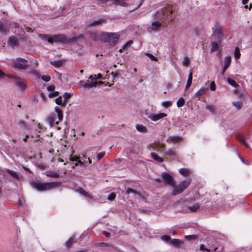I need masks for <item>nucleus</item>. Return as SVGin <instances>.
<instances>
[{"mask_svg":"<svg viewBox=\"0 0 252 252\" xmlns=\"http://www.w3.org/2000/svg\"><path fill=\"white\" fill-rule=\"evenodd\" d=\"M38 36L44 41H47L53 44L55 43H61L68 44L70 43L76 42L77 40L75 37L68 38L63 34H38Z\"/></svg>","mask_w":252,"mask_h":252,"instance_id":"1","label":"nucleus"},{"mask_svg":"<svg viewBox=\"0 0 252 252\" xmlns=\"http://www.w3.org/2000/svg\"><path fill=\"white\" fill-rule=\"evenodd\" d=\"M173 10L170 6L163 7L159 12L157 13V15L159 20L166 19L169 21H172L175 19V16L172 15Z\"/></svg>","mask_w":252,"mask_h":252,"instance_id":"2","label":"nucleus"},{"mask_svg":"<svg viewBox=\"0 0 252 252\" xmlns=\"http://www.w3.org/2000/svg\"><path fill=\"white\" fill-rule=\"evenodd\" d=\"M60 185V182L40 183L35 182L32 183L33 187L38 191L49 190Z\"/></svg>","mask_w":252,"mask_h":252,"instance_id":"3","label":"nucleus"},{"mask_svg":"<svg viewBox=\"0 0 252 252\" xmlns=\"http://www.w3.org/2000/svg\"><path fill=\"white\" fill-rule=\"evenodd\" d=\"M119 37L117 33L112 32H104L101 35L102 39L111 46L115 45L118 42Z\"/></svg>","mask_w":252,"mask_h":252,"instance_id":"4","label":"nucleus"},{"mask_svg":"<svg viewBox=\"0 0 252 252\" xmlns=\"http://www.w3.org/2000/svg\"><path fill=\"white\" fill-rule=\"evenodd\" d=\"M212 37L218 40H221L225 37L223 34L222 26L218 23H216L212 28Z\"/></svg>","mask_w":252,"mask_h":252,"instance_id":"5","label":"nucleus"},{"mask_svg":"<svg viewBox=\"0 0 252 252\" xmlns=\"http://www.w3.org/2000/svg\"><path fill=\"white\" fill-rule=\"evenodd\" d=\"M191 182L190 178L187 179L181 182L178 185L174 186L173 190L172 191V194L173 195H176L182 193L185 189H186L189 185Z\"/></svg>","mask_w":252,"mask_h":252,"instance_id":"6","label":"nucleus"},{"mask_svg":"<svg viewBox=\"0 0 252 252\" xmlns=\"http://www.w3.org/2000/svg\"><path fill=\"white\" fill-rule=\"evenodd\" d=\"M3 175L7 179L11 177L14 181H19L23 179V176L19 173L10 169H5L3 171Z\"/></svg>","mask_w":252,"mask_h":252,"instance_id":"7","label":"nucleus"},{"mask_svg":"<svg viewBox=\"0 0 252 252\" xmlns=\"http://www.w3.org/2000/svg\"><path fill=\"white\" fill-rule=\"evenodd\" d=\"M28 61L21 58H17L12 63L13 68L18 70L25 69L27 67Z\"/></svg>","mask_w":252,"mask_h":252,"instance_id":"8","label":"nucleus"},{"mask_svg":"<svg viewBox=\"0 0 252 252\" xmlns=\"http://www.w3.org/2000/svg\"><path fill=\"white\" fill-rule=\"evenodd\" d=\"M162 179L165 184L168 185L172 187L175 185L174 178L169 173L163 172L161 174Z\"/></svg>","mask_w":252,"mask_h":252,"instance_id":"9","label":"nucleus"},{"mask_svg":"<svg viewBox=\"0 0 252 252\" xmlns=\"http://www.w3.org/2000/svg\"><path fill=\"white\" fill-rule=\"evenodd\" d=\"M167 115L164 113L158 114L151 113L148 116V118L153 122H157L160 119L166 117Z\"/></svg>","mask_w":252,"mask_h":252,"instance_id":"10","label":"nucleus"},{"mask_svg":"<svg viewBox=\"0 0 252 252\" xmlns=\"http://www.w3.org/2000/svg\"><path fill=\"white\" fill-rule=\"evenodd\" d=\"M15 83L21 91H24L26 88L25 83L19 77H14Z\"/></svg>","mask_w":252,"mask_h":252,"instance_id":"11","label":"nucleus"},{"mask_svg":"<svg viewBox=\"0 0 252 252\" xmlns=\"http://www.w3.org/2000/svg\"><path fill=\"white\" fill-rule=\"evenodd\" d=\"M7 44L9 46L14 48L18 45L19 40L18 38L15 36H10L9 37Z\"/></svg>","mask_w":252,"mask_h":252,"instance_id":"12","label":"nucleus"},{"mask_svg":"<svg viewBox=\"0 0 252 252\" xmlns=\"http://www.w3.org/2000/svg\"><path fill=\"white\" fill-rule=\"evenodd\" d=\"M161 24L159 22L155 21L152 23L151 26L148 28L149 32L158 31L161 27Z\"/></svg>","mask_w":252,"mask_h":252,"instance_id":"13","label":"nucleus"},{"mask_svg":"<svg viewBox=\"0 0 252 252\" xmlns=\"http://www.w3.org/2000/svg\"><path fill=\"white\" fill-rule=\"evenodd\" d=\"M10 31L9 27L2 23L0 22V32L4 34H7Z\"/></svg>","mask_w":252,"mask_h":252,"instance_id":"14","label":"nucleus"},{"mask_svg":"<svg viewBox=\"0 0 252 252\" xmlns=\"http://www.w3.org/2000/svg\"><path fill=\"white\" fill-rule=\"evenodd\" d=\"M47 121L51 126H53L58 124V122L56 121V116L55 114L50 116L48 118Z\"/></svg>","mask_w":252,"mask_h":252,"instance_id":"15","label":"nucleus"},{"mask_svg":"<svg viewBox=\"0 0 252 252\" xmlns=\"http://www.w3.org/2000/svg\"><path fill=\"white\" fill-rule=\"evenodd\" d=\"M167 141L169 142L176 144L182 141V137L179 136H170L168 137Z\"/></svg>","mask_w":252,"mask_h":252,"instance_id":"16","label":"nucleus"},{"mask_svg":"<svg viewBox=\"0 0 252 252\" xmlns=\"http://www.w3.org/2000/svg\"><path fill=\"white\" fill-rule=\"evenodd\" d=\"M80 84H82L83 87L84 88H92L96 86L97 83L96 82H90L89 80H87L86 82H84V81H80Z\"/></svg>","mask_w":252,"mask_h":252,"instance_id":"17","label":"nucleus"},{"mask_svg":"<svg viewBox=\"0 0 252 252\" xmlns=\"http://www.w3.org/2000/svg\"><path fill=\"white\" fill-rule=\"evenodd\" d=\"M179 172L181 175L184 176H189L192 173L190 169L187 168H181L179 169Z\"/></svg>","mask_w":252,"mask_h":252,"instance_id":"18","label":"nucleus"},{"mask_svg":"<svg viewBox=\"0 0 252 252\" xmlns=\"http://www.w3.org/2000/svg\"><path fill=\"white\" fill-rule=\"evenodd\" d=\"M207 88L204 87H201L195 94L194 95V97H198L201 96L205 94Z\"/></svg>","mask_w":252,"mask_h":252,"instance_id":"19","label":"nucleus"},{"mask_svg":"<svg viewBox=\"0 0 252 252\" xmlns=\"http://www.w3.org/2000/svg\"><path fill=\"white\" fill-rule=\"evenodd\" d=\"M171 243L176 248H179L183 244V242L179 239H173L171 240Z\"/></svg>","mask_w":252,"mask_h":252,"instance_id":"20","label":"nucleus"},{"mask_svg":"<svg viewBox=\"0 0 252 252\" xmlns=\"http://www.w3.org/2000/svg\"><path fill=\"white\" fill-rule=\"evenodd\" d=\"M231 62V58L230 56H227L225 57L224 60V69H227L229 66Z\"/></svg>","mask_w":252,"mask_h":252,"instance_id":"21","label":"nucleus"},{"mask_svg":"<svg viewBox=\"0 0 252 252\" xmlns=\"http://www.w3.org/2000/svg\"><path fill=\"white\" fill-rule=\"evenodd\" d=\"M161 152L165 156L173 157L176 155V152L171 149H164L163 151H161Z\"/></svg>","mask_w":252,"mask_h":252,"instance_id":"22","label":"nucleus"},{"mask_svg":"<svg viewBox=\"0 0 252 252\" xmlns=\"http://www.w3.org/2000/svg\"><path fill=\"white\" fill-rule=\"evenodd\" d=\"M200 208V205L197 203H194L192 206H188V208L190 211L191 212H195Z\"/></svg>","mask_w":252,"mask_h":252,"instance_id":"23","label":"nucleus"},{"mask_svg":"<svg viewBox=\"0 0 252 252\" xmlns=\"http://www.w3.org/2000/svg\"><path fill=\"white\" fill-rule=\"evenodd\" d=\"M114 3L116 5H120L124 7L127 6L126 2H125V0H113Z\"/></svg>","mask_w":252,"mask_h":252,"instance_id":"24","label":"nucleus"},{"mask_svg":"<svg viewBox=\"0 0 252 252\" xmlns=\"http://www.w3.org/2000/svg\"><path fill=\"white\" fill-rule=\"evenodd\" d=\"M151 157L152 158L155 160L159 162H162L163 161V159L162 158L159 157L157 154L154 152L151 153Z\"/></svg>","mask_w":252,"mask_h":252,"instance_id":"25","label":"nucleus"},{"mask_svg":"<svg viewBox=\"0 0 252 252\" xmlns=\"http://www.w3.org/2000/svg\"><path fill=\"white\" fill-rule=\"evenodd\" d=\"M237 139L244 144L246 147H249L248 144L246 142L244 136L241 134H237Z\"/></svg>","mask_w":252,"mask_h":252,"instance_id":"26","label":"nucleus"},{"mask_svg":"<svg viewBox=\"0 0 252 252\" xmlns=\"http://www.w3.org/2000/svg\"><path fill=\"white\" fill-rule=\"evenodd\" d=\"M104 20L103 19L100 18L97 20H96L95 21H94L93 22H92V23H91L90 25H89V27H95V26H97L98 25H100L101 24H102Z\"/></svg>","mask_w":252,"mask_h":252,"instance_id":"27","label":"nucleus"},{"mask_svg":"<svg viewBox=\"0 0 252 252\" xmlns=\"http://www.w3.org/2000/svg\"><path fill=\"white\" fill-rule=\"evenodd\" d=\"M136 128L137 130V131L139 132H146L147 131V128L146 126L142 125H137L136 126Z\"/></svg>","mask_w":252,"mask_h":252,"instance_id":"28","label":"nucleus"},{"mask_svg":"<svg viewBox=\"0 0 252 252\" xmlns=\"http://www.w3.org/2000/svg\"><path fill=\"white\" fill-rule=\"evenodd\" d=\"M63 62L61 60L54 61L50 62V64L52 65L59 67L62 65Z\"/></svg>","mask_w":252,"mask_h":252,"instance_id":"29","label":"nucleus"},{"mask_svg":"<svg viewBox=\"0 0 252 252\" xmlns=\"http://www.w3.org/2000/svg\"><path fill=\"white\" fill-rule=\"evenodd\" d=\"M75 243H76L75 240L73 238H70L65 242V246L66 247L69 248Z\"/></svg>","mask_w":252,"mask_h":252,"instance_id":"30","label":"nucleus"},{"mask_svg":"<svg viewBox=\"0 0 252 252\" xmlns=\"http://www.w3.org/2000/svg\"><path fill=\"white\" fill-rule=\"evenodd\" d=\"M212 48L211 51V52H214L218 50V43L216 41H213L211 43Z\"/></svg>","mask_w":252,"mask_h":252,"instance_id":"31","label":"nucleus"},{"mask_svg":"<svg viewBox=\"0 0 252 252\" xmlns=\"http://www.w3.org/2000/svg\"><path fill=\"white\" fill-rule=\"evenodd\" d=\"M102 78V76L100 74H98L97 75H90L89 78L92 80H95L98 79H101Z\"/></svg>","mask_w":252,"mask_h":252,"instance_id":"32","label":"nucleus"},{"mask_svg":"<svg viewBox=\"0 0 252 252\" xmlns=\"http://www.w3.org/2000/svg\"><path fill=\"white\" fill-rule=\"evenodd\" d=\"M185 103V99L183 97H181L177 102V105L178 107H181L184 105Z\"/></svg>","mask_w":252,"mask_h":252,"instance_id":"33","label":"nucleus"},{"mask_svg":"<svg viewBox=\"0 0 252 252\" xmlns=\"http://www.w3.org/2000/svg\"><path fill=\"white\" fill-rule=\"evenodd\" d=\"M241 54L240 52V50L238 47H235L234 51V56L236 59H239L240 57Z\"/></svg>","mask_w":252,"mask_h":252,"instance_id":"34","label":"nucleus"},{"mask_svg":"<svg viewBox=\"0 0 252 252\" xmlns=\"http://www.w3.org/2000/svg\"><path fill=\"white\" fill-rule=\"evenodd\" d=\"M47 176L53 178H59L60 175L58 173L54 172H50L47 174Z\"/></svg>","mask_w":252,"mask_h":252,"instance_id":"35","label":"nucleus"},{"mask_svg":"<svg viewBox=\"0 0 252 252\" xmlns=\"http://www.w3.org/2000/svg\"><path fill=\"white\" fill-rule=\"evenodd\" d=\"M145 55L148 56L152 61L157 62L158 59L157 58L155 57L153 55L149 53H145Z\"/></svg>","mask_w":252,"mask_h":252,"instance_id":"36","label":"nucleus"},{"mask_svg":"<svg viewBox=\"0 0 252 252\" xmlns=\"http://www.w3.org/2000/svg\"><path fill=\"white\" fill-rule=\"evenodd\" d=\"M227 80L228 83L231 86L234 87H236L238 86L235 80H234L231 78H228Z\"/></svg>","mask_w":252,"mask_h":252,"instance_id":"37","label":"nucleus"},{"mask_svg":"<svg viewBox=\"0 0 252 252\" xmlns=\"http://www.w3.org/2000/svg\"><path fill=\"white\" fill-rule=\"evenodd\" d=\"M232 104L238 109H240L242 106V102L240 101L233 102Z\"/></svg>","mask_w":252,"mask_h":252,"instance_id":"38","label":"nucleus"},{"mask_svg":"<svg viewBox=\"0 0 252 252\" xmlns=\"http://www.w3.org/2000/svg\"><path fill=\"white\" fill-rule=\"evenodd\" d=\"M206 108L211 113H214L215 110V108L213 105L207 104L206 106Z\"/></svg>","mask_w":252,"mask_h":252,"instance_id":"39","label":"nucleus"},{"mask_svg":"<svg viewBox=\"0 0 252 252\" xmlns=\"http://www.w3.org/2000/svg\"><path fill=\"white\" fill-rule=\"evenodd\" d=\"M131 193H134L135 195H139V193L136 190H134L131 188H128L126 191V194H129Z\"/></svg>","mask_w":252,"mask_h":252,"instance_id":"40","label":"nucleus"},{"mask_svg":"<svg viewBox=\"0 0 252 252\" xmlns=\"http://www.w3.org/2000/svg\"><path fill=\"white\" fill-rule=\"evenodd\" d=\"M56 103L58 104V105H62L63 106H64L65 105V101L64 102V103L63 104L62 103V97L60 96H59L58 97H57L56 99Z\"/></svg>","mask_w":252,"mask_h":252,"instance_id":"41","label":"nucleus"},{"mask_svg":"<svg viewBox=\"0 0 252 252\" xmlns=\"http://www.w3.org/2000/svg\"><path fill=\"white\" fill-rule=\"evenodd\" d=\"M185 238L188 241H191L192 240H195L196 236L194 235H186L185 236Z\"/></svg>","mask_w":252,"mask_h":252,"instance_id":"42","label":"nucleus"},{"mask_svg":"<svg viewBox=\"0 0 252 252\" xmlns=\"http://www.w3.org/2000/svg\"><path fill=\"white\" fill-rule=\"evenodd\" d=\"M132 43V41L131 40L128 41L126 42L123 46V49H127L128 47L130 46L131 44Z\"/></svg>","mask_w":252,"mask_h":252,"instance_id":"43","label":"nucleus"},{"mask_svg":"<svg viewBox=\"0 0 252 252\" xmlns=\"http://www.w3.org/2000/svg\"><path fill=\"white\" fill-rule=\"evenodd\" d=\"M19 125L21 126V127L23 129H26L29 130V128L26 124L24 122H19Z\"/></svg>","mask_w":252,"mask_h":252,"instance_id":"44","label":"nucleus"},{"mask_svg":"<svg viewBox=\"0 0 252 252\" xmlns=\"http://www.w3.org/2000/svg\"><path fill=\"white\" fill-rule=\"evenodd\" d=\"M116 197V194L114 193H110L107 197V199L109 201H113Z\"/></svg>","mask_w":252,"mask_h":252,"instance_id":"45","label":"nucleus"},{"mask_svg":"<svg viewBox=\"0 0 252 252\" xmlns=\"http://www.w3.org/2000/svg\"><path fill=\"white\" fill-rule=\"evenodd\" d=\"M172 104V102L170 101H165L162 102V106L165 108H167Z\"/></svg>","mask_w":252,"mask_h":252,"instance_id":"46","label":"nucleus"},{"mask_svg":"<svg viewBox=\"0 0 252 252\" xmlns=\"http://www.w3.org/2000/svg\"><path fill=\"white\" fill-rule=\"evenodd\" d=\"M41 79L44 81H45L46 82H49L50 80L51 77H50V76L49 75H43L41 77Z\"/></svg>","mask_w":252,"mask_h":252,"instance_id":"47","label":"nucleus"},{"mask_svg":"<svg viewBox=\"0 0 252 252\" xmlns=\"http://www.w3.org/2000/svg\"><path fill=\"white\" fill-rule=\"evenodd\" d=\"M59 94V92H54H54H53L52 93H50L48 95V96L50 98H52L53 97L58 96Z\"/></svg>","mask_w":252,"mask_h":252,"instance_id":"48","label":"nucleus"},{"mask_svg":"<svg viewBox=\"0 0 252 252\" xmlns=\"http://www.w3.org/2000/svg\"><path fill=\"white\" fill-rule=\"evenodd\" d=\"M71 95L70 93L66 92L63 94V97L64 98L65 101H66L70 97Z\"/></svg>","mask_w":252,"mask_h":252,"instance_id":"49","label":"nucleus"},{"mask_svg":"<svg viewBox=\"0 0 252 252\" xmlns=\"http://www.w3.org/2000/svg\"><path fill=\"white\" fill-rule=\"evenodd\" d=\"M161 239L163 241L168 242L170 240V237L167 235H163L161 237Z\"/></svg>","mask_w":252,"mask_h":252,"instance_id":"50","label":"nucleus"},{"mask_svg":"<svg viewBox=\"0 0 252 252\" xmlns=\"http://www.w3.org/2000/svg\"><path fill=\"white\" fill-rule=\"evenodd\" d=\"M97 246H100V247H109V245L104 242H100V243H97L95 244Z\"/></svg>","mask_w":252,"mask_h":252,"instance_id":"51","label":"nucleus"},{"mask_svg":"<svg viewBox=\"0 0 252 252\" xmlns=\"http://www.w3.org/2000/svg\"><path fill=\"white\" fill-rule=\"evenodd\" d=\"M55 87L54 85H52L47 87V89L49 92H53L55 90Z\"/></svg>","mask_w":252,"mask_h":252,"instance_id":"52","label":"nucleus"},{"mask_svg":"<svg viewBox=\"0 0 252 252\" xmlns=\"http://www.w3.org/2000/svg\"><path fill=\"white\" fill-rule=\"evenodd\" d=\"M210 88L211 90L215 91L216 89V85L214 81H212L210 85Z\"/></svg>","mask_w":252,"mask_h":252,"instance_id":"53","label":"nucleus"},{"mask_svg":"<svg viewBox=\"0 0 252 252\" xmlns=\"http://www.w3.org/2000/svg\"><path fill=\"white\" fill-rule=\"evenodd\" d=\"M144 0H141L140 2L138 4V5L135 8H134L132 10H130V12H133L134 11H135L136 9H137L138 8H139L140 6L142 4V3L144 2Z\"/></svg>","mask_w":252,"mask_h":252,"instance_id":"54","label":"nucleus"},{"mask_svg":"<svg viewBox=\"0 0 252 252\" xmlns=\"http://www.w3.org/2000/svg\"><path fill=\"white\" fill-rule=\"evenodd\" d=\"M105 153L104 152H100L97 155V160H100L101 158L103 157Z\"/></svg>","mask_w":252,"mask_h":252,"instance_id":"55","label":"nucleus"},{"mask_svg":"<svg viewBox=\"0 0 252 252\" xmlns=\"http://www.w3.org/2000/svg\"><path fill=\"white\" fill-rule=\"evenodd\" d=\"M80 193L85 196L90 197L89 194L82 189H81Z\"/></svg>","mask_w":252,"mask_h":252,"instance_id":"56","label":"nucleus"},{"mask_svg":"<svg viewBox=\"0 0 252 252\" xmlns=\"http://www.w3.org/2000/svg\"><path fill=\"white\" fill-rule=\"evenodd\" d=\"M78 159V158L76 156H73V157H70V158H69V160L72 161H77Z\"/></svg>","mask_w":252,"mask_h":252,"instance_id":"57","label":"nucleus"},{"mask_svg":"<svg viewBox=\"0 0 252 252\" xmlns=\"http://www.w3.org/2000/svg\"><path fill=\"white\" fill-rule=\"evenodd\" d=\"M200 250L201 251H203L204 250H206V251H207L208 252L210 251V250H209L208 249H205L204 248V246L203 245H200Z\"/></svg>","mask_w":252,"mask_h":252,"instance_id":"58","label":"nucleus"},{"mask_svg":"<svg viewBox=\"0 0 252 252\" xmlns=\"http://www.w3.org/2000/svg\"><path fill=\"white\" fill-rule=\"evenodd\" d=\"M77 162L78 163V164H80V165L81 166H84V165H86V163L85 162H82L81 160H79V159H77Z\"/></svg>","mask_w":252,"mask_h":252,"instance_id":"59","label":"nucleus"},{"mask_svg":"<svg viewBox=\"0 0 252 252\" xmlns=\"http://www.w3.org/2000/svg\"><path fill=\"white\" fill-rule=\"evenodd\" d=\"M77 162L78 163V164H80V165L81 166H84V165H86V163L85 162H82L81 160H79V159H77Z\"/></svg>","mask_w":252,"mask_h":252,"instance_id":"60","label":"nucleus"},{"mask_svg":"<svg viewBox=\"0 0 252 252\" xmlns=\"http://www.w3.org/2000/svg\"><path fill=\"white\" fill-rule=\"evenodd\" d=\"M103 234L104 235H105V237H107V238H109L111 236V234L110 233L106 231H103Z\"/></svg>","mask_w":252,"mask_h":252,"instance_id":"61","label":"nucleus"},{"mask_svg":"<svg viewBox=\"0 0 252 252\" xmlns=\"http://www.w3.org/2000/svg\"><path fill=\"white\" fill-rule=\"evenodd\" d=\"M55 110L57 114H59V113H61V112H62V110L58 106H56L55 108Z\"/></svg>","mask_w":252,"mask_h":252,"instance_id":"62","label":"nucleus"},{"mask_svg":"<svg viewBox=\"0 0 252 252\" xmlns=\"http://www.w3.org/2000/svg\"><path fill=\"white\" fill-rule=\"evenodd\" d=\"M192 82L189 81H187L186 86V89H187L189 88L191 85Z\"/></svg>","mask_w":252,"mask_h":252,"instance_id":"63","label":"nucleus"},{"mask_svg":"<svg viewBox=\"0 0 252 252\" xmlns=\"http://www.w3.org/2000/svg\"><path fill=\"white\" fill-rule=\"evenodd\" d=\"M192 74L191 72H190L189 76H188V79L187 81H189L192 82Z\"/></svg>","mask_w":252,"mask_h":252,"instance_id":"64","label":"nucleus"}]
</instances>
